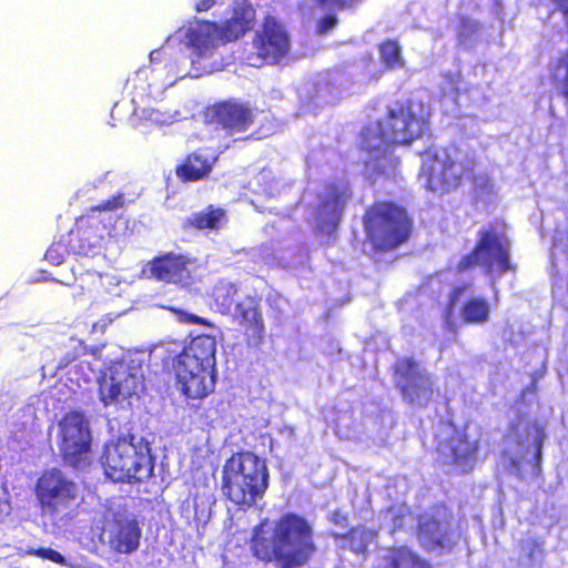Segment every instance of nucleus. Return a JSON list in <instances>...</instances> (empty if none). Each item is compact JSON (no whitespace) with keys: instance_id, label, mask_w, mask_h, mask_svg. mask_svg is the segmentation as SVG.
<instances>
[{"instance_id":"nucleus-1","label":"nucleus","mask_w":568,"mask_h":568,"mask_svg":"<svg viewBox=\"0 0 568 568\" xmlns=\"http://www.w3.org/2000/svg\"><path fill=\"white\" fill-rule=\"evenodd\" d=\"M427 115L420 103L397 102L388 108L383 120L363 130L361 146L368 153L365 169L371 179L396 178L399 161L393 155L390 146L408 144L419 138L427 126Z\"/></svg>"},{"instance_id":"nucleus-2","label":"nucleus","mask_w":568,"mask_h":568,"mask_svg":"<svg viewBox=\"0 0 568 568\" xmlns=\"http://www.w3.org/2000/svg\"><path fill=\"white\" fill-rule=\"evenodd\" d=\"M251 547L256 558L278 568L304 566L317 550L313 525L296 514L284 515L271 530L255 528Z\"/></svg>"},{"instance_id":"nucleus-3","label":"nucleus","mask_w":568,"mask_h":568,"mask_svg":"<svg viewBox=\"0 0 568 568\" xmlns=\"http://www.w3.org/2000/svg\"><path fill=\"white\" fill-rule=\"evenodd\" d=\"M216 342L209 335L197 336L178 355L174 371L181 392L200 399L215 387Z\"/></svg>"},{"instance_id":"nucleus-4","label":"nucleus","mask_w":568,"mask_h":568,"mask_svg":"<svg viewBox=\"0 0 568 568\" xmlns=\"http://www.w3.org/2000/svg\"><path fill=\"white\" fill-rule=\"evenodd\" d=\"M268 486L265 462L250 452L232 456L223 470V491L236 505L252 506Z\"/></svg>"},{"instance_id":"nucleus-5","label":"nucleus","mask_w":568,"mask_h":568,"mask_svg":"<svg viewBox=\"0 0 568 568\" xmlns=\"http://www.w3.org/2000/svg\"><path fill=\"white\" fill-rule=\"evenodd\" d=\"M102 466L113 481H143L153 473V459L149 443L134 436L105 444Z\"/></svg>"},{"instance_id":"nucleus-6","label":"nucleus","mask_w":568,"mask_h":568,"mask_svg":"<svg viewBox=\"0 0 568 568\" xmlns=\"http://www.w3.org/2000/svg\"><path fill=\"white\" fill-rule=\"evenodd\" d=\"M475 166L473 154L458 146L429 150L422 158L420 182L434 192L448 191L469 176Z\"/></svg>"},{"instance_id":"nucleus-7","label":"nucleus","mask_w":568,"mask_h":568,"mask_svg":"<svg viewBox=\"0 0 568 568\" xmlns=\"http://www.w3.org/2000/svg\"><path fill=\"white\" fill-rule=\"evenodd\" d=\"M364 226L371 243L378 250H393L404 243L410 232L406 212L392 203H377L365 214Z\"/></svg>"},{"instance_id":"nucleus-8","label":"nucleus","mask_w":568,"mask_h":568,"mask_svg":"<svg viewBox=\"0 0 568 568\" xmlns=\"http://www.w3.org/2000/svg\"><path fill=\"white\" fill-rule=\"evenodd\" d=\"M144 387L142 362L125 356L108 367L99 378V396L104 406L122 405Z\"/></svg>"},{"instance_id":"nucleus-9","label":"nucleus","mask_w":568,"mask_h":568,"mask_svg":"<svg viewBox=\"0 0 568 568\" xmlns=\"http://www.w3.org/2000/svg\"><path fill=\"white\" fill-rule=\"evenodd\" d=\"M141 535L136 515L123 499L110 500L103 514L101 540L112 550L129 555L139 548Z\"/></svg>"},{"instance_id":"nucleus-10","label":"nucleus","mask_w":568,"mask_h":568,"mask_svg":"<svg viewBox=\"0 0 568 568\" xmlns=\"http://www.w3.org/2000/svg\"><path fill=\"white\" fill-rule=\"evenodd\" d=\"M38 497L43 511L53 519L71 516L78 506L79 488L58 469L45 471L38 481Z\"/></svg>"},{"instance_id":"nucleus-11","label":"nucleus","mask_w":568,"mask_h":568,"mask_svg":"<svg viewBox=\"0 0 568 568\" xmlns=\"http://www.w3.org/2000/svg\"><path fill=\"white\" fill-rule=\"evenodd\" d=\"M509 247V240L504 231L497 229L483 231L474 252L464 256L457 268L463 272L474 265H480L486 268L487 274L499 276L511 268Z\"/></svg>"},{"instance_id":"nucleus-12","label":"nucleus","mask_w":568,"mask_h":568,"mask_svg":"<svg viewBox=\"0 0 568 568\" xmlns=\"http://www.w3.org/2000/svg\"><path fill=\"white\" fill-rule=\"evenodd\" d=\"M59 448L67 464L84 468L90 464L89 420L79 412L67 414L59 423Z\"/></svg>"},{"instance_id":"nucleus-13","label":"nucleus","mask_w":568,"mask_h":568,"mask_svg":"<svg viewBox=\"0 0 568 568\" xmlns=\"http://www.w3.org/2000/svg\"><path fill=\"white\" fill-rule=\"evenodd\" d=\"M394 381L403 399L410 405L424 407L433 398L434 381L427 369L412 358H400L395 364Z\"/></svg>"},{"instance_id":"nucleus-14","label":"nucleus","mask_w":568,"mask_h":568,"mask_svg":"<svg viewBox=\"0 0 568 568\" xmlns=\"http://www.w3.org/2000/svg\"><path fill=\"white\" fill-rule=\"evenodd\" d=\"M253 48L255 57L248 58V64L260 67L263 62L276 63L287 55L291 49L290 37L284 27L274 18H266L255 34Z\"/></svg>"},{"instance_id":"nucleus-15","label":"nucleus","mask_w":568,"mask_h":568,"mask_svg":"<svg viewBox=\"0 0 568 568\" xmlns=\"http://www.w3.org/2000/svg\"><path fill=\"white\" fill-rule=\"evenodd\" d=\"M349 196L348 183L342 180L318 193L313 213V224L318 232L331 235L336 230Z\"/></svg>"},{"instance_id":"nucleus-16","label":"nucleus","mask_w":568,"mask_h":568,"mask_svg":"<svg viewBox=\"0 0 568 568\" xmlns=\"http://www.w3.org/2000/svg\"><path fill=\"white\" fill-rule=\"evenodd\" d=\"M479 436L474 428L454 429L452 436L439 442L438 454L444 464L453 465L457 470L467 473L473 469L478 448Z\"/></svg>"},{"instance_id":"nucleus-17","label":"nucleus","mask_w":568,"mask_h":568,"mask_svg":"<svg viewBox=\"0 0 568 568\" xmlns=\"http://www.w3.org/2000/svg\"><path fill=\"white\" fill-rule=\"evenodd\" d=\"M199 264L195 260L183 255L169 254L150 262L142 270L148 278H156L168 283L189 287L197 280Z\"/></svg>"},{"instance_id":"nucleus-18","label":"nucleus","mask_w":568,"mask_h":568,"mask_svg":"<svg viewBox=\"0 0 568 568\" xmlns=\"http://www.w3.org/2000/svg\"><path fill=\"white\" fill-rule=\"evenodd\" d=\"M473 293L474 291L470 284L458 285L453 290L446 313V322L450 327L455 325L453 312L459 302H463L460 316L464 323L484 324L488 321L490 313L488 302L483 297H474Z\"/></svg>"},{"instance_id":"nucleus-19","label":"nucleus","mask_w":568,"mask_h":568,"mask_svg":"<svg viewBox=\"0 0 568 568\" xmlns=\"http://www.w3.org/2000/svg\"><path fill=\"white\" fill-rule=\"evenodd\" d=\"M205 118L230 133L245 132L254 122V111L246 104L226 101L207 109Z\"/></svg>"},{"instance_id":"nucleus-20","label":"nucleus","mask_w":568,"mask_h":568,"mask_svg":"<svg viewBox=\"0 0 568 568\" xmlns=\"http://www.w3.org/2000/svg\"><path fill=\"white\" fill-rule=\"evenodd\" d=\"M175 37L200 58L210 57L222 43L219 27L209 21L191 23L187 28L180 29Z\"/></svg>"},{"instance_id":"nucleus-21","label":"nucleus","mask_w":568,"mask_h":568,"mask_svg":"<svg viewBox=\"0 0 568 568\" xmlns=\"http://www.w3.org/2000/svg\"><path fill=\"white\" fill-rule=\"evenodd\" d=\"M418 540L428 550L446 548L452 544L449 520L446 509L437 508L432 514H425L418 523Z\"/></svg>"},{"instance_id":"nucleus-22","label":"nucleus","mask_w":568,"mask_h":568,"mask_svg":"<svg viewBox=\"0 0 568 568\" xmlns=\"http://www.w3.org/2000/svg\"><path fill=\"white\" fill-rule=\"evenodd\" d=\"M216 160L217 154L215 151L200 149L185 159L184 163L178 168L176 174L185 181L201 180L211 172Z\"/></svg>"},{"instance_id":"nucleus-23","label":"nucleus","mask_w":568,"mask_h":568,"mask_svg":"<svg viewBox=\"0 0 568 568\" xmlns=\"http://www.w3.org/2000/svg\"><path fill=\"white\" fill-rule=\"evenodd\" d=\"M255 19V10L251 4L241 3L234 8L233 16L220 29L222 43L233 41L243 36Z\"/></svg>"},{"instance_id":"nucleus-24","label":"nucleus","mask_w":568,"mask_h":568,"mask_svg":"<svg viewBox=\"0 0 568 568\" xmlns=\"http://www.w3.org/2000/svg\"><path fill=\"white\" fill-rule=\"evenodd\" d=\"M234 317L246 329L252 331V334L257 338L262 337L264 331L263 320L261 312L257 307V301L251 296H245L235 305Z\"/></svg>"},{"instance_id":"nucleus-25","label":"nucleus","mask_w":568,"mask_h":568,"mask_svg":"<svg viewBox=\"0 0 568 568\" xmlns=\"http://www.w3.org/2000/svg\"><path fill=\"white\" fill-rule=\"evenodd\" d=\"M520 426L526 433V438H518L519 454L524 459L537 463L541 456V445L544 440L542 429L536 424L525 423Z\"/></svg>"},{"instance_id":"nucleus-26","label":"nucleus","mask_w":568,"mask_h":568,"mask_svg":"<svg viewBox=\"0 0 568 568\" xmlns=\"http://www.w3.org/2000/svg\"><path fill=\"white\" fill-rule=\"evenodd\" d=\"M189 224L199 230H220L226 224L224 210L209 206L201 212L193 213L189 217Z\"/></svg>"},{"instance_id":"nucleus-27","label":"nucleus","mask_w":568,"mask_h":568,"mask_svg":"<svg viewBox=\"0 0 568 568\" xmlns=\"http://www.w3.org/2000/svg\"><path fill=\"white\" fill-rule=\"evenodd\" d=\"M236 287L233 283L220 280L213 287L212 297L219 312L227 314L231 312L236 295Z\"/></svg>"},{"instance_id":"nucleus-28","label":"nucleus","mask_w":568,"mask_h":568,"mask_svg":"<svg viewBox=\"0 0 568 568\" xmlns=\"http://www.w3.org/2000/svg\"><path fill=\"white\" fill-rule=\"evenodd\" d=\"M387 559L389 561L387 568H430L426 561L406 547L390 550Z\"/></svg>"},{"instance_id":"nucleus-29","label":"nucleus","mask_w":568,"mask_h":568,"mask_svg":"<svg viewBox=\"0 0 568 568\" xmlns=\"http://www.w3.org/2000/svg\"><path fill=\"white\" fill-rule=\"evenodd\" d=\"M376 534L373 529L365 527L353 528L349 532V547L354 552H364L367 546L373 542Z\"/></svg>"},{"instance_id":"nucleus-30","label":"nucleus","mask_w":568,"mask_h":568,"mask_svg":"<svg viewBox=\"0 0 568 568\" xmlns=\"http://www.w3.org/2000/svg\"><path fill=\"white\" fill-rule=\"evenodd\" d=\"M379 53L383 62L387 68H400L404 60L400 54V48L395 41H387L379 45Z\"/></svg>"},{"instance_id":"nucleus-31","label":"nucleus","mask_w":568,"mask_h":568,"mask_svg":"<svg viewBox=\"0 0 568 568\" xmlns=\"http://www.w3.org/2000/svg\"><path fill=\"white\" fill-rule=\"evenodd\" d=\"M134 112L136 114H139L138 106L134 108ZM140 115L150 120L151 122H153L155 124H171V123L178 121L179 119H181V114L179 111L164 112L159 109H151V110L142 109Z\"/></svg>"},{"instance_id":"nucleus-32","label":"nucleus","mask_w":568,"mask_h":568,"mask_svg":"<svg viewBox=\"0 0 568 568\" xmlns=\"http://www.w3.org/2000/svg\"><path fill=\"white\" fill-rule=\"evenodd\" d=\"M554 80L557 88L568 100V51L558 59L554 70Z\"/></svg>"},{"instance_id":"nucleus-33","label":"nucleus","mask_w":568,"mask_h":568,"mask_svg":"<svg viewBox=\"0 0 568 568\" xmlns=\"http://www.w3.org/2000/svg\"><path fill=\"white\" fill-rule=\"evenodd\" d=\"M75 254L83 256H97L101 254V246L98 241L90 242L88 239H79L77 244H72Z\"/></svg>"},{"instance_id":"nucleus-34","label":"nucleus","mask_w":568,"mask_h":568,"mask_svg":"<svg viewBox=\"0 0 568 568\" xmlns=\"http://www.w3.org/2000/svg\"><path fill=\"white\" fill-rule=\"evenodd\" d=\"M521 551L528 560L536 561L542 552L541 544L534 538H528L523 541Z\"/></svg>"},{"instance_id":"nucleus-35","label":"nucleus","mask_w":568,"mask_h":568,"mask_svg":"<svg viewBox=\"0 0 568 568\" xmlns=\"http://www.w3.org/2000/svg\"><path fill=\"white\" fill-rule=\"evenodd\" d=\"M386 518L393 520V527L390 528V532H394L396 529H400L404 527L405 521L407 519V508L402 507L399 509L390 508L386 513Z\"/></svg>"},{"instance_id":"nucleus-36","label":"nucleus","mask_w":568,"mask_h":568,"mask_svg":"<svg viewBox=\"0 0 568 568\" xmlns=\"http://www.w3.org/2000/svg\"><path fill=\"white\" fill-rule=\"evenodd\" d=\"M478 30V23L470 20H463L459 30V40L467 44L468 39Z\"/></svg>"},{"instance_id":"nucleus-37","label":"nucleus","mask_w":568,"mask_h":568,"mask_svg":"<svg viewBox=\"0 0 568 568\" xmlns=\"http://www.w3.org/2000/svg\"><path fill=\"white\" fill-rule=\"evenodd\" d=\"M169 73L171 74H169L159 85L161 90H165L173 85L178 79H183L187 74L186 72H182V70L176 65H171Z\"/></svg>"},{"instance_id":"nucleus-38","label":"nucleus","mask_w":568,"mask_h":568,"mask_svg":"<svg viewBox=\"0 0 568 568\" xmlns=\"http://www.w3.org/2000/svg\"><path fill=\"white\" fill-rule=\"evenodd\" d=\"M37 555L57 564L69 565L60 552L50 548H40L37 550Z\"/></svg>"},{"instance_id":"nucleus-39","label":"nucleus","mask_w":568,"mask_h":568,"mask_svg":"<svg viewBox=\"0 0 568 568\" xmlns=\"http://www.w3.org/2000/svg\"><path fill=\"white\" fill-rule=\"evenodd\" d=\"M11 511V505L8 498L7 489L0 485V520L7 517Z\"/></svg>"},{"instance_id":"nucleus-40","label":"nucleus","mask_w":568,"mask_h":568,"mask_svg":"<svg viewBox=\"0 0 568 568\" xmlns=\"http://www.w3.org/2000/svg\"><path fill=\"white\" fill-rule=\"evenodd\" d=\"M174 313L178 315V320L182 323H190V324H196V323H204V320L199 317L197 315L190 314L187 312L172 308Z\"/></svg>"},{"instance_id":"nucleus-41","label":"nucleus","mask_w":568,"mask_h":568,"mask_svg":"<svg viewBox=\"0 0 568 568\" xmlns=\"http://www.w3.org/2000/svg\"><path fill=\"white\" fill-rule=\"evenodd\" d=\"M337 23V19L334 16H327L322 19L318 23V32L324 34L329 32Z\"/></svg>"},{"instance_id":"nucleus-42","label":"nucleus","mask_w":568,"mask_h":568,"mask_svg":"<svg viewBox=\"0 0 568 568\" xmlns=\"http://www.w3.org/2000/svg\"><path fill=\"white\" fill-rule=\"evenodd\" d=\"M123 205V196L118 195L112 200H108L103 202L101 205L97 206V210L112 211Z\"/></svg>"},{"instance_id":"nucleus-43","label":"nucleus","mask_w":568,"mask_h":568,"mask_svg":"<svg viewBox=\"0 0 568 568\" xmlns=\"http://www.w3.org/2000/svg\"><path fill=\"white\" fill-rule=\"evenodd\" d=\"M323 7H338L344 8L352 3V0H315Z\"/></svg>"},{"instance_id":"nucleus-44","label":"nucleus","mask_w":568,"mask_h":568,"mask_svg":"<svg viewBox=\"0 0 568 568\" xmlns=\"http://www.w3.org/2000/svg\"><path fill=\"white\" fill-rule=\"evenodd\" d=\"M551 2L562 12L566 24L568 26V0H551Z\"/></svg>"},{"instance_id":"nucleus-45","label":"nucleus","mask_w":568,"mask_h":568,"mask_svg":"<svg viewBox=\"0 0 568 568\" xmlns=\"http://www.w3.org/2000/svg\"><path fill=\"white\" fill-rule=\"evenodd\" d=\"M215 3L214 0H195V9L196 11H206L213 7Z\"/></svg>"},{"instance_id":"nucleus-46","label":"nucleus","mask_w":568,"mask_h":568,"mask_svg":"<svg viewBox=\"0 0 568 568\" xmlns=\"http://www.w3.org/2000/svg\"><path fill=\"white\" fill-rule=\"evenodd\" d=\"M347 518L344 514H342L341 511H334L332 514V521L335 523L336 525H344L346 523Z\"/></svg>"},{"instance_id":"nucleus-47","label":"nucleus","mask_w":568,"mask_h":568,"mask_svg":"<svg viewBox=\"0 0 568 568\" xmlns=\"http://www.w3.org/2000/svg\"><path fill=\"white\" fill-rule=\"evenodd\" d=\"M45 257H47L48 261H51L54 264H60L61 261H62V258L60 256L55 255V250L54 248H49L47 251Z\"/></svg>"},{"instance_id":"nucleus-48","label":"nucleus","mask_w":568,"mask_h":568,"mask_svg":"<svg viewBox=\"0 0 568 568\" xmlns=\"http://www.w3.org/2000/svg\"><path fill=\"white\" fill-rule=\"evenodd\" d=\"M160 54H161V52H160V51H152V52L150 53V60H151L152 62H153V61H155V60L159 58V55H160Z\"/></svg>"},{"instance_id":"nucleus-49","label":"nucleus","mask_w":568,"mask_h":568,"mask_svg":"<svg viewBox=\"0 0 568 568\" xmlns=\"http://www.w3.org/2000/svg\"><path fill=\"white\" fill-rule=\"evenodd\" d=\"M146 73H148L146 70H140L136 73V78L142 80L144 77H146Z\"/></svg>"},{"instance_id":"nucleus-50","label":"nucleus","mask_w":568,"mask_h":568,"mask_svg":"<svg viewBox=\"0 0 568 568\" xmlns=\"http://www.w3.org/2000/svg\"><path fill=\"white\" fill-rule=\"evenodd\" d=\"M153 78L159 79L162 74V70H152Z\"/></svg>"},{"instance_id":"nucleus-51","label":"nucleus","mask_w":568,"mask_h":568,"mask_svg":"<svg viewBox=\"0 0 568 568\" xmlns=\"http://www.w3.org/2000/svg\"><path fill=\"white\" fill-rule=\"evenodd\" d=\"M132 102L136 105L138 104V93L134 94V97L132 98Z\"/></svg>"},{"instance_id":"nucleus-52","label":"nucleus","mask_w":568,"mask_h":568,"mask_svg":"<svg viewBox=\"0 0 568 568\" xmlns=\"http://www.w3.org/2000/svg\"><path fill=\"white\" fill-rule=\"evenodd\" d=\"M111 174H112L111 172H106V173L104 174V179H108Z\"/></svg>"},{"instance_id":"nucleus-53","label":"nucleus","mask_w":568,"mask_h":568,"mask_svg":"<svg viewBox=\"0 0 568 568\" xmlns=\"http://www.w3.org/2000/svg\"><path fill=\"white\" fill-rule=\"evenodd\" d=\"M162 347H156L153 352H160Z\"/></svg>"}]
</instances>
